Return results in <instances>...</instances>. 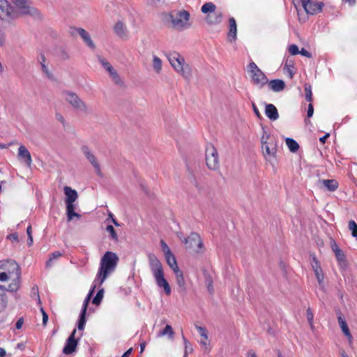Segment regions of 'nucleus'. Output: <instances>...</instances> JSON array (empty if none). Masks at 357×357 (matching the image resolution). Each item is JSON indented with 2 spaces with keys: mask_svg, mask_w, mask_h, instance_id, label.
<instances>
[{
  "mask_svg": "<svg viewBox=\"0 0 357 357\" xmlns=\"http://www.w3.org/2000/svg\"><path fill=\"white\" fill-rule=\"evenodd\" d=\"M119 257L116 253L107 251L100 260V268L97 274V279L100 284H102L108 275L114 271L117 266Z\"/></svg>",
  "mask_w": 357,
  "mask_h": 357,
  "instance_id": "f257e3e1",
  "label": "nucleus"
},
{
  "mask_svg": "<svg viewBox=\"0 0 357 357\" xmlns=\"http://www.w3.org/2000/svg\"><path fill=\"white\" fill-rule=\"evenodd\" d=\"M149 259L150 268L157 285L160 288H163L165 293L167 296L170 295L172 292L171 287L164 277V271L161 262L154 255H150Z\"/></svg>",
  "mask_w": 357,
  "mask_h": 357,
  "instance_id": "f03ea898",
  "label": "nucleus"
},
{
  "mask_svg": "<svg viewBox=\"0 0 357 357\" xmlns=\"http://www.w3.org/2000/svg\"><path fill=\"white\" fill-rule=\"evenodd\" d=\"M168 60L176 71L180 73L185 79H189L191 76L190 69L188 64L185 63L183 57L177 52H173L168 55Z\"/></svg>",
  "mask_w": 357,
  "mask_h": 357,
  "instance_id": "7ed1b4c3",
  "label": "nucleus"
},
{
  "mask_svg": "<svg viewBox=\"0 0 357 357\" xmlns=\"http://www.w3.org/2000/svg\"><path fill=\"white\" fill-rule=\"evenodd\" d=\"M248 68V72L255 85H257L259 88H262L268 82V79L266 75L258 68L255 62H250Z\"/></svg>",
  "mask_w": 357,
  "mask_h": 357,
  "instance_id": "20e7f679",
  "label": "nucleus"
},
{
  "mask_svg": "<svg viewBox=\"0 0 357 357\" xmlns=\"http://www.w3.org/2000/svg\"><path fill=\"white\" fill-rule=\"evenodd\" d=\"M206 163L211 170L220 169V161L217 150L212 144L207 145L206 148Z\"/></svg>",
  "mask_w": 357,
  "mask_h": 357,
  "instance_id": "39448f33",
  "label": "nucleus"
},
{
  "mask_svg": "<svg viewBox=\"0 0 357 357\" xmlns=\"http://www.w3.org/2000/svg\"><path fill=\"white\" fill-rule=\"evenodd\" d=\"M16 6V10L20 15H39L38 10L31 6L29 0H11Z\"/></svg>",
  "mask_w": 357,
  "mask_h": 357,
  "instance_id": "423d86ee",
  "label": "nucleus"
},
{
  "mask_svg": "<svg viewBox=\"0 0 357 357\" xmlns=\"http://www.w3.org/2000/svg\"><path fill=\"white\" fill-rule=\"evenodd\" d=\"M172 26L177 29L187 28L190 26V13L186 10L177 12L175 15H170Z\"/></svg>",
  "mask_w": 357,
  "mask_h": 357,
  "instance_id": "0eeeda50",
  "label": "nucleus"
},
{
  "mask_svg": "<svg viewBox=\"0 0 357 357\" xmlns=\"http://www.w3.org/2000/svg\"><path fill=\"white\" fill-rule=\"evenodd\" d=\"M19 17L17 10L10 6L6 0H0V19L10 21Z\"/></svg>",
  "mask_w": 357,
  "mask_h": 357,
  "instance_id": "6e6552de",
  "label": "nucleus"
},
{
  "mask_svg": "<svg viewBox=\"0 0 357 357\" xmlns=\"http://www.w3.org/2000/svg\"><path fill=\"white\" fill-rule=\"evenodd\" d=\"M187 249L198 252L202 249L203 243L199 235L197 233H191L188 238L183 241Z\"/></svg>",
  "mask_w": 357,
  "mask_h": 357,
  "instance_id": "1a4fd4ad",
  "label": "nucleus"
},
{
  "mask_svg": "<svg viewBox=\"0 0 357 357\" xmlns=\"http://www.w3.org/2000/svg\"><path fill=\"white\" fill-rule=\"evenodd\" d=\"M62 96L74 108L83 111L86 110V106L84 102L75 93L64 91L62 93Z\"/></svg>",
  "mask_w": 357,
  "mask_h": 357,
  "instance_id": "9d476101",
  "label": "nucleus"
},
{
  "mask_svg": "<svg viewBox=\"0 0 357 357\" xmlns=\"http://www.w3.org/2000/svg\"><path fill=\"white\" fill-rule=\"evenodd\" d=\"M302 6L307 14L314 15L322 10L324 3L322 2H315L311 0H299Z\"/></svg>",
  "mask_w": 357,
  "mask_h": 357,
  "instance_id": "9b49d317",
  "label": "nucleus"
},
{
  "mask_svg": "<svg viewBox=\"0 0 357 357\" xmlns=\"http://www.w3.org/2000/svg\"><path fill=\"white\" fill-rule=\"evenodd\" d=\"M4 272L9 275L10 278L20 276V268L15 260H7L3 264Z\"/></svg>",
  "mask_w": 357,
  "mask_h": 357,
  "instance_id": "f8f14e48",
  "label": "nucleus"
},
{
  "mask_svg": "<svg viewBox=\"0 0 357 357\" xmlns=\"http://www.w3.org/2000/svg\"><path fill=\"white\" fill-rule=\"evenodd\" d=\"M82 151L87 158V160L89 161V162L92 165L93 168L95 169V171L98 176H102V174L101 172L100 166L97 160V158L96 156L91 153V151L89 150V147L86 146H84L82 147Z\"/></svg>",
  "mask_w": 357,
  "mask_h": 357,
  "instance_id": "ddd939ff",
  "label": "nucleus"
},
{
  "mask_svg": "<svg viewBox=\"0 0 357 357\" xmlns=\"http://www.w3.org/2000/svg\"><path fill=\"white\" fill-rule=\"evenodd\" d=\"M76 329H74L67 340L66 345L63 349V353L68 355L75 351L77 346V340L75 339Z\"/></svg>",
  "mask_w": 357,
  "mask_h": 357,
  "instance_id": "4468645a",
  "label": "nucleus"
},
{
  "mask_svg": "<svg viewBox=\"0 0 357 357\" xmlns=\"http://www.w3.org/2000/svg\"><path fill=\"white\" fill-rule=\"evenodd\" d=\"M18 157L24 160L26 164L30 167L32 163L31 155L29 150L23 145L18 149Z\"/></svg>",
  "mask_w": 357,
  "mask_h": 357,
  "instance_id": "2eb2a0df",
  "label": "nucleus"
},
{
  "mask_svg": "<svg viewBox=\"0 0 357 357\" xmlns=\"http://www.w3.org/2000/svg\"><path fill=\"white\" fill-rule=\"evenodd\" d=\"M265 114L271 121H276L279 118L278 109L273 104H267L266 105Z\"/></svg>",
  "mask_w": 357,
  "mask_h": 357,
  "instance_id": "dca6fc26",
  "label": "nucleus"
},
{
  "mask_svg": "<svg viewBox=\"0 0 357 357\" xmlns=\"http://www.w3.org/2000/svg\"><path fill=\"white\" fill-rule=\"evenodd\" d=\"M267 84H268L269 89L274 92H280L285 88L284 82L279 79H272Z\"/></svg>",
  "mask_w": 357,
  "mask_h": 357,
  "instance_id": "f3484780",
  "label": "nucleus"
},
{
  "mask_svg": "<svg viewBox=\"0 0 357 357\" xmlns=\"http://www.w3.org/2000/svg\"><path fill=\"white\" fill-rule=\"evenodd\" d=\"M63 190L66 196V204H73L78 197L77 191L68 186H65Z\"/></svg>",
  "mask_w": 357,
  "mask_h": 357,
  "instance_id": "a211bd4d",
  "label": "nucleus"
},
{
  "mask_svg": "<svg viewBox=\"0 0 357 357\" xmlns=\"http://www.w3.org/2000/svg\"><path fill=\"white\" fill-rule=\"evenodd\" d=\"M229 31L228 33V40L229 43L234 42L236 38V23L234 17H230L229 20Z\"/></svg>",
  "mask_w": 357,
  "mask_h": 357,
  "instance_id": "6ab92c4d",
  "label": "nucleus"
},
{
  "mask_svg": "<svg viewBox=\"0 0 357 357\" xmlns=\"http://www.w3.org/2000/svg\"><path fill=\"white\" fill-rule=\"evenodd\" d=\"M99 61L102 64L104 68L109 73L114 82L118 83L120 81V78L117 73L113 69L111 64L109 62L105 61L104 59L99 58Z\"/></svg>",
  "mask_w": 357,
  "mask_h": 357,
  "instance_id": "aec40b11",
  "label": "nucleus"
},
{
  "mask_svg": "<svg viewBox=\"0 0 357 357\" xmlns=\"http://www.w3.org/2000/svg\"><path fill=\"white\" fill-rule=\"evenodd\" d=\"M222 15L221 12L214 11L210 15H207L206 20L208 24H219L222 22Z\"/></svg>",
  "mask_w": 357,
  "mask_h": 357,
  "instance_id": "412c9836",
  "label": "nucleus"
},
{
  "mask_svg": "<svg viewBox=\"0 0 357 357\" xmlns=\"http://www.w3.org/2000/svg\"><path fill=\"white\" fill-rule=\"evenodd\" d=\"M337 321L343 333L351 340L352 338L351 334L345 319L342 317L341 314L337 317Z\"/></svg>",
  "mask_w": 357,
  "mask_h": 357,
  "instance_id": "4be33fe9",
  "label": "nucleus"
},
{
  "mask_svg": "<svg viewBox=\"0 0 357 357\" xmlns=\"http://www.w3.org/2000/svg\"><path fill=\"white\" fill-rule=\"evenodd\" d=\"M63 47V46H56L54 50L55 56L58 59L66 60L69 57L67 51Z\"/></svg>",
  "mask_w": 357,
  "mask_h": 357,
  "instance_id": "5701e85b",
  "label": "nucleus"
},
{
  "mask_svg": "<svg viewBox=\"0 0 357 357\" xmlns=\"http://www.w3.org/2000/svg\"><path fill=\"white\" fill-rule=\"evenodd\" d=\"M12 282L8 284L7 291L10 292H16L20 287V276L12 278Z\"/></svg>",
  "mask_w": 357,
  "mask_h": 357,
  "instance_id": "b1692460",
  "label": "nucleus"
},
{
  "mask_svg": "<svg viewBox=\"0 0 357 357\" xmlns=\"http://www.w3.org/2000/svg\"><path fill=\"white\" fill-rule=\"evenodd\" d=\"M77 33L82 37L83 41L86 45H93L89 33L82 28H76Z\"/></svg>",
  "mask_w": 357,
  "mask_h": 357,
  "instance_id": "393cba45",
  "label": "nucleus"
},
{
  "mask_svg": "<svg viewBox=\"0 0 357 357\" xmlns=\"http://www.w3.org/2000/svg\"><path fill=\"white\" fill-rule=\"evenodd\" d=\"M324 186L331 192L335 191L338 187V183L334 179H325L322 181Z\"/></svg>",
  "mask_w": 357,
  "mask_h": 357,
  "instance_id": "a878e982",
  "label": "nucleus"
},
{
  "mask_svg": "<svg viewBox=\"0 0 357 357\" xmlns=\"http://www.w3.org/2000/svg\"><path fill=\"white\" fill-rule=\"evenodd\" d=\"M114 31L116 35L121 37L126 34V27L121 21H119L114 26Z\"/></svg>",
  "mask_w": 357,
  "mask_h": 357,
  "instance_id": "bb28decb",
  "label": "nucleus"
},
{
  "mask_svg": "<svg viewBox=\"0 0 357 357\" xmlns=\"http://www.w3.org/2000/svg\"><path fill=\"white\" fill-rule=\"evenodd\" d=\"M174 273H175L176 275V282L178 284V285L183 288V289H185V279H184V277H183V272L179 270V268H177L174 271H173Z\"/></svg>",
  "mask_w": 357,
  "mask_h": 357,
  "instance_id": "cd10ccee",
  "label": "nucleus"
},
{
  "mask_svg": "<svg viewBox=\"0 0 357 357\" xmlns=\"http://www.w3.org/2000/svg\"><path fill=\"white\" fill-rule=\"evenodd\" d=\"M165 256L167 263L168 264V265L171 267V268L173 271L178 268L176 258L172 252H170L169 254H167Z\"/></svg>",
  "mask_w": 357,
  "mask_h": 357,
  "instance_id": "c85d7f7f",
  "label": "nucleus"
},
{
  "mask_svg": "<svg viewBox=\"0 0 357 357\" xmlns=\"http://www.w3.org/2000/svg\"><path fill=\"white\" fill-rule=\"evenodd\" d=\"M62 256L60 251H55L50 254L49 259L46 261L45 266L47 268H50L53 265V261Z\"/></svg>",
  "mask_w": 357,
  "mask_h": 357,
  "instance_id": "c756f323",
  "label": "nucleus"
},
{
  "mask_svg": "<svg viewBox=\"0 0 357 357\" xmlns=\"http://www.w3.org/2000/svg\"><path fill=\"white\" fill-rule=\"evenodd\" d=\"M215 8L216 6L215 4L211 2H208L202 6L201 10L204 14L210 15L211 13L215 11Z\"/></svg>",
  "mask_w": 357,
  "mask_h": 357,
  "instance_id": "7c9ffc66",
  "label": "nucleus"
},
{
  "mask_svg": "<svg viewBox=\"0 0 357 357\" xmlns=\"http://www.w3.org/2000/svg\"><path fill=\"white\" fill-rule=\"evenodd\" d=\"M285 142H286V144L288 146L289 149L291 152H296L298 150L299 145H298V142L296 141H295L294 139L287 137L285 139Z\"/></svg>",
  "mask_w": 357,
  "mask_h": 357,
  "instance_id": "2f4dec72",
  "label": "nucleus"
},
{
  "mask_svg": "<svg viewBox=\"0 0 357 357\" xmlns=\"http://www.w3.org/2000/svg\"><path fill=\"white\" fill-rule=\"evenodd\" d=\"M153 68L156 73H160L162 70V61L156 56H154L153 59Z\"/></svg>",
  "mask_w": 357,
  "mask_h": 357,
  "instance_id": "473e14b6",
  "label": "nucleus"
},
{
  "mask_svg": "<svg viewBox=\"0 0 357 357\" xmlns=\"http://www.w3.org/2000/svg\"><path fill=\"white\" fill-rule=\"evenodd\" d=\"M66 211L68 220H71L73 217H78L79 214L74 211L73 204H66Z\"/></svg>",
  "mask_w": 357,
  "mask_h": 357,
  "instance_id": "72a5a7b5",
  "label": "nucleus"
},
{
  "mask_svg": "<svg viewBox=\"0 0 357 357\" xmlns=\"http://www.w3.org/2000/svg\"><path fill=\"white\" fill-rule=\"evenodd\" d=\"M335 257H336L337 261H338L339 265L341 267H345L347 266L346 256H345L344 253L343 252V251H342L339 253H337L335 255Z\"/></svg>",
  "mask_w": 357,
  "mask_h": 357,
  "instance_id": "f704fd0d",
  "label": "nucleus"
},
{
  "mask_svg": "<svg viewBox=\"0 0 357 357\" xmlns=\"http://www.w3.org/2000/svg\"><path fill=\"white\" fill-rule=\"evenodd\" d=\"M261 146L262 149H264V154L265 156H275V154L276 153V149L274 146L270 147L268 144L262 145Z\"/></svg>",
  "mask_w": 357,
  "mask_h": 357,
  "instance_id": "c9c22d12",
  "label": "nucleus"
},
{
  "mask_svg": "<svg viewBox=\"0 0 357 357\" xmlns=\"http://www.w3.org/2000/svg\"><path fill=\"white\" fill-rule=\"evenodd\" d=\"M95 289H96V285H94L93 287V288L90 290L89 294L87 295V296L86 297L85 300H84V304H83V306H82V312H84L86 313V310H87V307H88V305H89V301L91 299V297L92 296V294H93L94 291H95Z\"/></svg>",
  "mask_w": 357,
  "mask_h": 357,
  "instance_id": "e433bc0d",
  "label": "nucleus"
},
{
  "mask_svg": "<svg viewBox=\"0 0 357 357\" xmlns=\"http://www.w3.org/2000/svg\"><path fill=\"white\" fill-rule=\"evenodd\" d=\"M160 336L168 335L170 338L174 336V331L170 325H167L165 328L159 333Z\"/></svg>",
  "mask_w": 357,
  "mask_h": 357,
  "instance_id": "4c0bfd02",
  "label": "nucleus"
},
{
  "mask_svg": "<svg viewBox=\"0 0 357 357\" xmlns=\"http://www.w3.org/2000/svg\"><path fill=\"white\" fill-rule=\"evenodd\" d=\"M305 99L308 102L312 101V86L309 84H305Z\"/></svg>",
  "mask_w": 357,
  "mask_h": 357,
  "instance_id": "58836bf2",
  "label": "nucleus"
},
{
  "mask_svg": "<svg viewBox=\"0 0 357 357\" xmlns=\"http://www.w3.org/2000/svg\"><path fill=\"white\" fill-rule=\"evenodd\" d=\"M86 313L84 312H81L80 317L78 321V330L82 331L84 328L86 324Z\"/></svg>",
  "mask_w": 357,
  "mask_h": 357,
  "instance_id": "ea45409f",
  "label": "nucleus"
},
{
  "mask_svg": "<svg viewBox=\"0 0 357 357\" xmlns=\"http://www.w3.org/2000/svg\"><path fill=\"white\" fill-rule=\"evenodd\" d=\"M39 61L40 62L43 71L47 75V77H51L52 75L49 73L48 69H47V66L45 64V55L43 54H40V58H39Z\"/></svg>",
  "mask_w": 357,
  "mask_h": 357,
  "instance_id": "a19ab883",
  "label": "nucleus"
},
{
  "mask_svg": "<svg viewBox=\"0 0 357 357\" xmlns=\"http://www.w3.org/2000/svg\"><path fill=\"white\" fill-rule=\"evenodd\" d=\"M8 304V299L4 292H0V312L4 310Z\"/></svg>",
  "mask_w": 357,
  "mask_h": 357,
  "instance_id": "79ce46f5",
  "label": "nucleus"
},
{
  "mask_svg": "<svg viewBox=\"0 0 357 357\" xmlns=\"http://www.w3.org/2000/svg\"><path fill=\"white\" fill-rule=\"evenodd\" d=\"M349 229L354 237H357V225L354 220H350L348 224Z\"/></svg>",
  "mask_w": 357,
  "mask_h": 357,
  "instance_id": "37998d69",
  "label": "nucleus"
},
{
  "mask_svg": "<svg viewBox=\"0 0 357 357\" xmlns=\"http://www.w3.org/2000/svg\"><path fill=\"white\" fill-rule=\"evenodd\" d=\"M106 231L109 233L110 237L115 241H118V236L117 234L112 225H108L106 227Z\"/></svg>",
  "mask_w": 357,
  "mask_h": 357,
  "instance_id": "c03bdc74",
  "label": "nucleus"
},
{
  "mask_svg": "<svg viewBox=\"0 0 357 357\" xmlns=\"http://www.w3.org/2000/svg\"><path fill=\"white\" fill-rule=\"evenodd\" d=\"M195 328L199 332L200 336L205 339V340H208V331L206 328L199 326L198 325H195Z\"/></svg>",
  "mask_w": 357,
  "mask_h": 357,
  "instance_id": "a18cd8bd",
  "label": "nucleus"
},
{
  "mask_svg": "<svg viewBox=\"0 0 357 357\" xmlns=\"http://www.w3.org/2000/svg\"><path fill=\"white\" fill-rule=\"evenodd\" d=\"M103 298V289L98 291L96 296L93 298L92 303L96 305H99Z\"/></svg>",
  "mask_w": 357,
  "mask_h": 357,
  "instance_id": "49530a36",
  "label": "nucleus"
},
{
  "mask_svg": "<svg viewBox=\"0 0 357 357\" xmlns=\"http://www.w3.org/2000/svg\"><path fill=\"white\" fill-rule=\"evenodd\" d=\"M314 273L315 274L316 278L318 281L319 284H321L324 281V275L322 272V268L314 270Z\"/></svg>",
  "mask_w": 357,
  "mask_h": 357,
  "instance_id": "de8ad7c7",
  "label": "nucleus"
},
{
  "mask_svg": "<svg viewBox=\"0 0 357 357\" xmlns=\"http://www.w3.org/2000/svg\"><path fill=\"white\" fill-rule=\"evenodd\" d=\"M306 316H307V319L310 325L311 328H313V327H314V326H313L314 315H313L312 311L311 310V309L310 307H308L306 310Z\"/></svg>",
  "mask_w": 357,
  "mask_h": 357,
  "instance_id": "09e8293b",
  "label": "nucleus"
},
{
  "mask_svg": "<svg viewBox=\"0 0 357 357\" xmlns=\"http://www.w3.org/2000/svg\"><path fill=\"white\" fill-rule=\"evenodd\" d=\"M26 234L28 235L27 244H28L29 246H31V245H32L33 242V236H32V227H31V225H29L26 228Z\"/></svg>",
  "mask_w": 357,
  "mask_h": 357,
  "instance_id": "8fccbe9b",
  "label": "nucleus"
},
{
  "mask_svg": "<svg viewBox=\"0 0 357 357\" xmlns=\"http://www.w3.org/2000/svg\"><path fill=\"white\" fill-rule=\"evenodd\" d=\"M311 265H312L313 271L321 268L320 263L315 256H313L312 257Z\"/></svg>",
  "mask_w": 357,
  "mask_h": 357,
  "instance_id": "3c124183",
  "label": "nucleus"
},
{
  "mask_svg": "<svg viewBox=\"0 0 357 357\" xmlns=\"http://www.w3.org/2000/svg\"><path fill=\"white\" fill-rule=\"evenodd\" d=\"M160 244H161L162 249V251H163L165 255L172 252L169 248L168 247L167 243L163 240L160 241Z\"/></svg>",
  "mask_w": 357,
  "mask_h": 357,
  "instance_id": "603ef678",
  "label": "nucleus"
},
{
  "mask_svg": "<svg viewBox=\"0 0 357 357\" xmlns=\"http://www.w3.org/2000/svg\"><path fill=\"white\" fill-rule=\"evenodd\" d=\"M289 52L291 55H296L300 54V50H298V46H289Z\"/></svg>",
  "mask_w": 357,
  "mask_h": 357,
  "instance_id": "864d4df0",
  "label": "nucleus"
},
{
  "mask_svg": "<svg viewBox=\"0 0 357 357\" xmlns=\"http://www.w3.org/2000/svg\"><path fill=\"white\" fill-rule=\"evenodd\" d=\"M331 248H332V250L334 252L335 255H336L337 253H339L340 252H342V250L338 247V245L336 244V243L335 241L333 242L332 245H331Z\"/></svg>",
  "mask_w": 357,
  "mask_h": 357,
  "instance_id": "5fc2aeb1",
  "label": "nucleus"
},
{
  "mask_svg": "<svg viewBox=\"0 0 357 357\" xmlns=\"http://www.w3.org/2000/svg\"><path fill=\"white\" fill-rule=\"evenodd\" d=\"M331 248H332V250L334 252L335 255H336L337 253H339L340 252H342V250L338 247V245L336 244V243L335 241L333 242L332 245H331Z\"/></svg>",
  "mask_w": 357,
  "mask_h": 357,
  "instance_id": "6e6d98bb",
  "label": "nucleus"
},
{
  "mask_svg": "<svg viewBox=\"0 0 357 357\" xmlns=\"http://www.w3.org/2000/svg\"><path fill=\"white\" fill-rule=\"evenodd\" d=\"M10 279H11V278L4 271L0 273V281L1 282H5Z\"/></svg>",
  "mask_w": 357,
  "mask_h": 357,
  "instance_id": "4d7b16f0",
  "label": "nucleus"
},
{
  "mask_svg": "<svg viewBox=\"0 0 357 357\" xmlns=\"http://www.w3.org/2000/svg\"><path fill=\"white\" fill-rule=\"evenodd\" d=\"M313 113H314V108H313V105L310 103L308 105V107H307V117H312V115H313Z\"/></svg>",
  "mask_w": 357,
  "mask_h": 357,
  "instance_id": "13d9d810",
  "label": "nucleus"
},
{
  "mask_svg": "<svg viewBox=\"0 0 357 357\" xmlns=\"http://www.w3.org/2000/svg\"><path fill=\"white\" fill-rule=\"evenodd\" d=\"M300 54L304 56H306L307 58H311L312 57V54L307 51L304 48H302L301 50L300 51Z\"/></svg>",
  "mask_w": 357,
  "mask_h": 357,
  "instance_id": "bf43d9fd",
  "label": "nucleus"
},
{
  "mask_svg": "<svg viewBox=\"0 0 357 357\" xmlns=\"http://www.w3.org/2000/svg\"><path fill=\"white\" fill-rule=\"evenodd\" d=\"M7 238L13 241H19L18 235L15 233L10 234Z\"/></svg>",
  "mask_w": 357,
  "mask_h": 357,
  "instance_id": "052dcab7",
  "label": "nucleus"
},
{
  "mask_svg": "<svg viewBox=\"0 0 357 357\" xmlns=\"http://www.w3.org/2000/svg\"><path fill=\"white\" fill-rule=\"evenodd\" d=\"M252 108L255 115L260 119L261 117V114L255 103H252Z\"/></svg>",
  "mask_w": 357,
  "mask_h": 357,
  "instance_id": "680f3d73",
  "label": "nucleus"
},
{
  "mask_svg": "<svg viewBox=\"0 0 357 357\" xmlns=\"http://www.w3.org/2000/svg\"><path fill=\"white\" fill-rule=\"evenodd\" d=\"M268 138V135H266V133L265 132V134L261 137V142L262 145L268 144L267 143Z\"/></svg>",
  "mask_w": 357,
  "mask_h": 357,
  "instance_id": "e2e57ef3",
  "label": "nucleus"
},
{
  "mask_svg": "<svg viewBox=\"0 0 357 357\" xmlns=\"http://www.w3.org/2000/svg\"><path fill=\"white\" fill-rule=\"evenodd\" d=\"M41 310L43 312V324H46V323L48 320V315L43 309Z\"/></svg>",
  "mask_w": 357,
  "mask_h": 357,
  "instance_id": "0e129e2a",
  "label": "nucleus"
},
{
  "mask_svg": "<svg viewBox=\"0 0 357 357\" xmlns=\"http://www.w3.org/2000/svg\"><path fill=\"white\" fill-rule=\"evenodd\" d=\"M56 118L58 121H59L60 122H61L63 124H64L65 123V120H64V118L63 116L61 114H59L57 113L56 114Z\"/></svg>",
  "mask_w": 357,
  "mask_h": 357,
  "instance_id": "69168bd1",
  "label": "nucleus"
},
{
  "mask_svg": "<svg viewBox=\"0 0 357 357\" xmlns=\"http://www.w3.org/2000/svg\"><path fill=\"white\" fill-rule=\"evenodd\" d=\"M22 324H23V319H20L17 321V323H16V324H15V326H16V328H17V329H20V328H22Z\"/></svg>",
  "mask_w": 357,
  "mask_h": 357,
  "instance_id": "338daca9",
  "label": "nucleus"
},
{
  "mask_svg": "<svg viewBox=\"0 0 357 357\" xmlns=\"http://www.w3.org/2000/svg\"><path fill=\"white\" fill-rule=\"evenodd\" d=\"M132 351V348H130L129 349H128L123 355L121 357H129V356L131 354Z\"/></svg>",
  "mask_w": 357,
  "mask_h": 357,
  "instance_id": "774afa93",
  "label": "nucleus"
}]
</instances>
